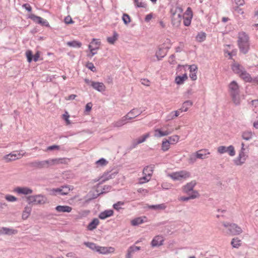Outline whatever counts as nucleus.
I'll return each instance as SVG.
<instances>
[{
	"label": "nucleus",
	"mask_w": 258,
	"mask_h": 258,
	"mask_svg": "<svg viewBox=\"0 0 258 258\" xmlns=\"http://www.w3.org/2000/svg\"><path fill=\"white\" fill-rule=\"evenodd\" d=\"M237 43L239 50L243 54H246L250 48L249 38L248 35L244 32L238 33Z\"/></svg>",
	"instance_id": "1"
},
{
	"label": "nucleus",
	"mask_w": 258,
	"mask_h": 258,
	"mask_svg": "<svg viewBox=\"0 0 258 258\" xmlns=\"http://www.w3.org/2000/svg\"><path fill=\"white\" fill-rule=\"evenodd\" d=\"M229 89L230 96L233 103L236 105L240 103V98L239 96V88L236 82L233 81L229 85Z\"/></svg>",
	"instance_id": "2"
},
{
	"label": "nucleus",
	"mask_w": 258,
	"mask_h": 258,
	"mask_svg": "<svg viewBox=\"0 0 258 258\" xmlns=\"http://www.w3.org/2000/svg\"><path fill=\"white\" fill-rule=\"evenodd\" d=\"M26 199L29 205H42L47 203V198L42 194L28 196Z\"/></svg>",
	"instance_id": "3"
},
{
	"label": "nucleus",
	"mask_w": 258,
	"mask_h": 258,
	"mask_svg": "<svg viewBox=\"0 0 258 258\" xmlns=\"http://www.w3.org/2000/svg\"><path fill=\"white\" fill-rule=\"evenodd\" d=\"M223 225L227 228V233L232 235H237L242 232V229L235 223L223 222Z\"/></svg>",
	"instance_id": "4"
},
{
	"label": "nucleus",
	"mask_w": 258,
	"mask_h": 258,
	"mask_svg": "<svg viewBox=\"0 0 258 258\" xmlns=\"http://www.w3.org/2000/svg\"><path fill=\"white\" fill-rule=\"evenodd\" d=\"M169 176L173 180H181L182 179H185L190 176L189 172L186 170H181L178 172H173L169 175Z\"/></svg>",
	"instance_id": "5"
},
{
	"label": "nucleus",
	"mask_w": 258,
	"mask_h": 258,
	"mask_svg": "<svg viewBox=\"0 0 258 258\" xmlns=\"http://www.w3.org/2000/svg\"><path fill=\"white\" fill-rule=\"evenodd\" d=\"M137 109L131 110L127 114L123 116L121 119L112 123V126L115 127L122 126L127 122V121L131 120L133 117L130 116V114H133Z\"/></svg>",
	"instance_id": "6"
},
{
	"label": "nucleus",
	"mask_w": 258,
	"mask_h": 258,
	"mask_svg": "<svg viewBox=\"0 0 258 258\" xmlns=\"http://www.w3.org/2000/svg\"><path fill=\"white\" fill-rule=\"evenodd\" d=\"M29 165L31 167L38 169L48 168L49 167L48 160L43 161H34L33 162L29 163Z\"/></svg>",
	"instance_id": "7"
},
{
	"label": "nucleus",
	"mask_w": 258,
	"mask_h": 258,
	"mask_svg": "<svg viewBox=\"0 0 258 258\" xmlns=\"http://www.w3.org/2000/svg\"><path fill=\"white\" fill-rule=\"evenodd\" d=\"M70 159L68 158H58L48 159L49 166H54L59 164H68L70 161Z\"/></svg>",
	"instance_id": "8"
},
{
	"label": "nucleus",
	"mask_w": 258,
	"mask_h": 258,
	"mask_svg": "<svg viewBox=\"0 0 258 258\" xmlns=\"http://www.w3.org/2000/svg\"><path fill=\"white\" fill-rule=\"evenodd\" d=\"M21 151H14L8 155H6L4 157V159L7 160V162H9L16 159H20L23 156L25 153H21Z\"/></svg>",
	"instance_id": "9"
},
{
	"label": "nucleus",
	"mask_w": 258,
	"mask_h": 258,
	"mask_svg": "<svg viewBox=\"0 0 258 258\" xmlns=\"http://www.w3.org/2000/svg\"><path fill=\"white\" fill-rule=\"evenodd\" d=\"M29 18L31 19L32 20H33L34 22L40 24L42 26H46V27H49V24L48 21L40 17L36 16L34 14H31Z\"/></svg>",
	"instance_id": "10"
},
{
	"label": "nucleus",
	"mask_w": 258,
	"mask_h": 258,
	"mask_svg": "<svg viewBox=\"0 0 258 258\" xmlns=\"http://www.w3.org/2000/svg\"><path fill=\"white\" fill-rule=\"evenodd\" d=\"M149 133H147L144 135L143 136L140 137L138 139L134 140L130 146V149H134L137 147L138 145L144 142L146 140V139L149 137Z\"/></svg>",
	"instance_id": "11"
},
{
	"label": "nucleus",
	"mask_w": 258,
	"mask_h": 258,
	"mask_svg": "<svg viewBox=\"0 0 258 258\" xmlns=\"http://www.w3.org/2000/svg\"><path fill=\"white\" fill-rule=\"evenodd\" d=\"M117 172H114L113 173H111L110 171L104 172L102 176L101 177L102 180L98 183L97 187H98L99 185L103 184L105 181L110 179L114 178Z\"/></svg>",
	"instance_id": "12"
},
{
	"label": "nucleus",
	"mask_w": 258,
	"mask_h": 258,
	"mask_svg": "<svg viewBox=\"0 0 258 258\" xmlns=\"http://www.w3.org/2000/svg\"><path fill=\"white\" fill-rule=\"evenodd\" d=\"M14 191L18 194H22L24 195H28L31 194L33 192L32 189L28 187H17Z\"/></svg>",
	"instance_id": "13"
},
{
	"label": "nucleus",
	"mask_w": 258,
	"mask_h": 258,
	"mask_svg": "<svg viewBox=\"0 0 258 258\" xmlns=\"http://www.w3.org/2000/svg\"><path fill=\"white\" fill-rule=\"evenodd\" d=\"M18 233V230L7 227H2L0 228V235H15Z\"/></svg>",
	"instance_id": "14"
},
{
	"label": "nucleus",
	"mask_w": 258,
	"mask_h": 258,
	"mask_svg": "<svg viewBox=\"0 0 258 258\" xmlns=\"http://www.w3.org/2000/svg\"><path fill=\"white\" fill-rule=\"evenodd\" d=\"M247 157L246 155L244 152H240L238 157L234 160L235 164L236 165H241L244 163Z\"/></svg>",
	"instance_id": "15"
},
{
	"label": "nucleus",
	"mask_w": 258,
	"mask_h": 258,
	"mask_svg": "<svg viewBox=\"0 0 258 258\" xmlns=\"http://www.w3.org/2000/svg\"><path fill=\"white\" fill-rule=\"evenodd\" d=\"M197 184L196 180H192L189 182L187 183L182 187V190L184 192L187 193L191 191H194L193 190L194 187Z\"/></svg>",
	"instance_id": "16"
},
{
	"label": "nucleus",
	"mask_w": 258,
	"mask_h": 258,
	"mask_svg": "<svg viewBox=\"0 0 258 258\" xmlns=\"http://www.w3.org/2000/svg\"><path fill=\"white\" fill-rule=\"evenodd\" d=\"M239 76L245 82H250L255 84V82L254 81V78H252L250 75L245 70L242 72Z\"/></svg>",
	"instance_id": "17"
},
{
	"label": "nucleus",
	"mask_w": 258,
	"mask_h": 258,
	"mask_svg": "<svg viewBox=\"0 0 258 258\" xmlns=\"http://www.w3.org/2000/svg\"><path fill=\"white\" fill-rule=\"evenodd\" d=\"M232 70L234 73L239 76L245 70L244 67L238 63L235 62L232 65Z\"/></svg>",
	"instance_id": "18"
},
{
	"label": "nucleus",
	"mask_w": 258,
	"mask_h": 258,
	"mask_svg": "<svg viewBox=\"0 0 258 258\" xmlns=\"http://www.w3.org/2000/svg\"><path fill=\"white\" fill-rule=\"evenodd\" d=\"M91 86L99 92H103L105 90V86L103 83L92 82Z\"/></svg>",
	"instance_id": "19"
},
{
	"label": "nucleus",
	"mask_w": 258,
	"mask_h": 258,
	"mask_svg": "<svg viewBox=\"0 0 258 258\" xmlns=\"http://www.w3.org/2000/svg\"><path fill=\"white\" fill-rule=\"evenodd\" d=\"M163 238L161 236H156L152 240L151 245L152 247L159 246L163 244Z\"/></svg>",
	"instance_id": "20"
},
{
	"label": "nucleus",
	"mask_w": 258,
	"mask_h": 258,
	"mask_svg": "<svg viewBox=\"0 0 258 258\" xmlns=\"http://www.w3.org/2000/svg\"><path fill=\"white\" fill-rule=\"evenodd\" d=\"M155 167V165L153 164H151L150 165L146 166L143 171V173L144 175H146L148 176V177L151 176L153 173L154 168Z\"/></svg>",
	"instance_id": "21"
},
{
	"label": "nucleus",
	"mask_w": 258,
	"mask_h": 258,
	"mask_svg": "<svg viewBox=\"0 0 258 258\" xmlns=\"http://www.w3.org/2000/svg\"><path fill=\"white\" fill-rule=\"evenodd\" d=\"M53 191L60 195H67L70 191V188L68 186H62L61 188L53 189Z\"/></svg>",
	"instance_id": "22"
},
{
	"label": "nucleus",
	"mask_w": 258,
	"mask_h": 258,
	"mask_svg": "<svg viewBox=\"0 0 258 258\" xmlns=\"http://www.w3.org/2000/svg\"><path fill=\"white\" fill-rule=\"evenodd\" d=\"M113 211L112 210H106L103 212H101L98 217L101 220H104L111 216L113 214Z\"/></svg>",
	"instance_id": "23"
},
{
	"label": "nucleus",
	"mask_w": 258,
	"mask_h": 258,
	"mask_svg": "<svg viewBox=\"0 0 258 258\" xmlns=\"http://www.w3.org/2000/svg\"><path fill=\"white\" fill-rule=\"evenodd\" d=\"M55 210L59 213H70L72 211V208L69 206H57L55 207Z\"/></svg>",
	"instance_id": "24"
},
{
	"label": "nucleus",
	"mask_w": 258,
	"mask_h": 258,
	"mask_svg": "<svg viewBox=\"0 0 258 258\" xmlns=\"http://www.w3.org/2000/svg\"><path fill=\"white\" fill-rule=\"evenodd\" d=\"M99 224V221L97 218H94L93 220L88 225L87 229L89 231H92L96 228L97 226Z\"/></svg>",
	"instance_id": "25"
},
{
	"label": "nucleus",
	"mask_w": 258,
	"mask_h": 258,
	"mask_svg": "<svg viewBox=\"0 0 258 258\" xmlns=\"http://www.w3.org/2000/svg\"><path fill=\"white\" fill-rule=\"evenodd\" d=\"M182 12H183L182 8L179 6L176 7L175 8V9L172 8L170 10V13H171V15H173V16H175L176 14L177 13L178 14L177 15L178 16V17L179 18L182 17L181 14L182 13Z\"/></svg>",
	"instance_id": "26"
},
{
	"label": "nucleus",
	"mask_w": 258,
	"mask_h": 258,
	"mask_svg": "<svg viewBox=\"0 0 258 258\" xmlns=\"http://www.w3.org/2000/svg\"><path fill=\"white\" fill-rule=\"evenodd\" d=\"M200 196V195L198 191H193V194L188 197H181L179 200L182 201H187L190 199H196Z\"/></svg>",
	"instance_id": "27"
},
{
	"label": "nucleus",
	"mask_w": 258,
	"mask_h": 258,
	"mask_svg": "<svg viewBox=\"0 0 258 258\" xmlns=\"http://www.w3.org/2000/svg\"><path fill=\"white\" fill-rule=\"evenodd\" d=\"M167 206L165 204L163 203L159 205H153L148 206V208L150 209L156 210V211H160L163 210L166 208Z\"/></svg>",
	"instance_id": "28"
},
{
	"label": "nucleus",
	"mask_w": 258,
	"mask_h": 258,
	"mask_svg": "<svg viewBox=\"0 0 258 258\" xmlns=\"http://www.w3.org/2000/svg\"><path fill=\"white\" fill-rule=\"evenodd\" d=\"M190 69V74H189V77L191 78V79L193 81H195L197 80V67L195 65H191L189 67Z\"/></svg>",
	"instance_id": "29"
},
{
	"label": "nucleus",
	"mask_w": 258,
	"mask_h": 258,
	"mask_svg": "<svg viewBox=\"0 0 258 258\" xmlns=\"http://www.w3.org/2000/svg\"><path fill=\"white\" fill-rule=\"evenodd\" d=\"M155 136L158 138L167 136L171 134V132L168 130L165 131H162L160 129H156L155 131Z\"/></svg>",
	"instance_id": "30"
},
{
	"label": "nucleus",
	"mask_w": 258,
	"mask_h": 258,
	"mask_svg": "<svg viewBox=\"0 0 258 258\" xmlns=\"http://www.w3.org/2000/svg\"><path fill=\"white\" fill-rule=\"evenodd\" d=\"M167 54V51H165L163 48H159L158 50L156 52V56L158 60H160L163 58Z\"/></svg>",
	"instance_id": "31"
},
{
	"label": "nucleus",
	"mask_w": 258,
	"mask_h": 258,
	"mask_svg": "<svg viewBox=\"0 0 258 258\" xmlns=\"http://www.w3.org/2000/svg\"><path fill=\"white\" fill-rule=\"evenodd\" d=\"M32 211V208L31 207L26 206L24 208V210L22 213V219L24 220L27 219L30 216Z\"/></svg>",
	"instance_id": "32"
},
{
	"label": "nucleus",
	"mask_w": 258,
	"mask_h": 258,
	"mask_svg": "<svg viewBox=\"0 0 258 258\" xmlns=\"http://www.w3.org/2000/svg\"><path fill=\"white\" fill-rule=\"evenodd\" d=\"M253 133L249 131H244L242 133V138L243 140L249 141L252 139Z\"/></svg>",
	"instance_id": "33"
},
{
	"label": "nucleus",
	"mask_w": 258,
	"mask_h": 258,
	"mask_svg": "<svg viewBox=\"0 0 258 258\" xmlns=\"http://www.w3.org/2000/svg\"><path fill=\"white\" fill-rule=\"evenodd\" d=\"M192 102L190 100H187L183 102L182 107L179 109L181 112H185L189 107L192 106Z\"/></svg>",
	"instance_id": "34"
},
{
	"label": "nucleus",
	"mask_w": 258,
	"mask_h": 258,
	"mask_svg": "<svg viewBox=\"0 0 258 258\" xmlns=\"http://www.w3.org/2000/svg\"><path fill=\"white\" fill-rule=\"evenodd\" d=\"M118 38V34L116 31H114L113 36L107 38V42L111 44H113Z\"/></svg>",
	"instance_id": "35"
},
{
	"label": "nucleus",
	"mask_w": 258,
	"mask_h": 258,
	"mask_svg": "<svg viewBox=\"0 0 258 258\" xmlns=\"http://www.w3.org/2000/svg\"><path fill=\"white\" fill-rule=\"evenodd\" d=\"M231 244L234 248H238L241 244V240L238 237L233 238L231 242Z\"/></svg>",
	"instance_id": "36"
},
{
	"label": "nucleus",
	"mask_w": 258,
	"mask_h": 258,
	"mask_svg": "<svg viewBox=\"0 0 258 258\" xmlns=\"http://www.w3.org/2000/svg\"><path fill=\"white\" fill-rule=\"evenodd\" d=\"M67 44L70 47L76 48H80L82 46V43L76 40L68 41Z\"/></svg>",
	"instance_id": "37"
},
{
	"label": "nucleus",
	"mask_w": 258,
	"mask_h": 258,
	"mask_svg": "<svg viewBox=\"0 0 258 258\" xmlns=\"http://www.w3.org/2000/svg\"><path fill=\"white\" fill-rule=\"evenodd\" d=\"M182 17H178V16L175 15V16H173V15H171V21L173 25L178 26L181 21Z\"/></svg>",
	"instance_id": "38"
},
{
	"label": "nucleus",
	"mask_w": 258,
	"mask_h": 258,
	"mask_svg": "<svg viewBox=\"0 0 258 258\" xmlns=\"http://www.w3.org/2000/svg\"><path fill=\"white\" fill-rule=\"evenodd\" d=\"M206 152L207 151L206 150H200V151H198L196 153V154L198 158L203 159L206 158V155L207 154H210L209 152L206 153Z\"/></svg>",
	"instance_id": "39"
},
{
	"label": "nucleus",
	"mask_w": 258,
	"mask_h": 258,
	"mask_svg": "<svg viewBox=\"0 0 258 258\" xmlns=\"http://www.w3.org/2000/svg\"><path fill=\"white\" fill-rule=\"evenodd\" d=\"M206 38V34L205 32H200L196 36V40L200 42L204 41Z\"/></svg>",
	"instance_id": "40"
},
{
	"label": "nucleus",
	"mask_w": 258,
	"mask_h": 258,
	"mask_svg": "<svg viewBox=\"0 0 258 258\" xmlns=\"http://www.w3.org/2000/svg\"><path fill=\"white\" fill-rule=\"evenodd\" d=\"M144 222V220L141 217L136 218L131 221L132 225L133 226H137Z\"/></svg>",
	"instance_id": "41"
},
{
	"label": "nucleus",
	"mask_w": 258,
	"mask_h": 258,
	"mask_svg": "<svg viewBox=\"0 0 258 258\" xmlns=\"http://www.w3.org/2000/svg\"><path fill=\"white\" fill-rule=\"evenodd\" d=\"M170 144L168 140H165L163 141L162 144L161 149L164 152L167 151L170 148Z\"/></svg>",
	"instance_id": "42"
},
{
	"label": "nucleus",
	"mask_w": 258,
	"mask_h": 258,
	"mask_svg": "<svg viewBox=\"0 0 258 258\" xmlns=\"http://www.w3.org/2000/svg\"><path fill=\"white\" fill-rule=\"evenodd\" d=\"M96 251L102 254H106L109 252L108 248L107 247H102L97 245Z\"/></svg>",
	"instance_id": "43"
},
{
	"label": "nucleus",
	"mask_w": 258,
	"mask_h": 258,
	"mask_svg": "<svg viewBox=\"0 0 258 258\" xmlns=\"http://www.w3.org/2000/svg\"><path fill=\"white\" fill-rule=\"evenodd\" d=\"M84 244L91 249L96 251L97 245L95 243L90 242H85Z\"/></svg>",
	"instance_id": "44"
},
{
	"label": "nucleus",
	"mask_w": 258,
	"mask_h": 258,
	"mask_svg": "<svg viewBox=\"0 0 258 258\" xmlns=\"http://www.w3.org/2000/svg\"><path fill=\"white\" fill-rule=\"evenodd\" d=\"M179 137L178 136L174 135L170 137L168 139V142H170V144H174L176 143L179 140Z\"/></svg>",
	"instance_id": "45"
},
{
	"label": "nucleus",
	"mask_w": 258,
	"mask_h": 258,
	"mask_svg": "<svg viewBox=\"0 0 258 258\" xmlns=\"http://www.w3.org/2000/svg\"><path fill=\"white\" fill-rule=\"evenodd\" d=\"M88 48L90 51V53L89 54H88V56L89 57H92L93 55L97 53L96 51H95V50L98 49L99 48V47L93 48L91 44H90L88 46Z\"/></svg>",
	"instance_id": "46"
},
{
	"label": "nucleus",
	"mask_w": 258,
	"mask_h": 258,
	"mask_svg": "<svg viewBox=\"0 0 258 258\" xmlns=\"http://www.w3.org/2000/svg\"><path fill=\"white\" fill-rule=\"evenodd\" d=\"M226 152L228 153L231 156H234L235 155V151L233 146L230 145L227 147Z\"/></svg>",
	"instance_id": "47"
},
{
	"label": "nucleus",
	"mask_w": 258,
	"mask_h": 258,
	"mask_svg": "<svg viewBox=\"0 0 258 258\" xmlns=\"http://www.w3.org/2000/svg\"><path fill=\"white\" fill-rule=\"evenodd\" d=\"M112 188V186L111 185H105L104 186L103 188L102 191H101L100 193L98 194V196H100L101 195L105 194L110 191Z\"/></svg>",
	"instance_id": "48"
},
{
	"label": "nucleus",
	"mask_w": 258,
	"mask_h": 258,
	"mask_svg": "<svg viewBox=\"0 0 258 258\" xmlns=\"http://www.w3.org/2000/svg\"><path fill=\"white\" fill-rule=\"evenodd\" d=\"M192 17H185L184 16H183V24L185 26H189L191 24V21Z\"/></svg>",
	"instance_id": "49"
},
{
	"label": "nucleus",
	"mask_w": 258,
	"mask_h": 258,
	"mask_svg": "<svg viewBox=\"0 0 258 258\" xmlns=\"http://www.w3.org/2000/svg\"><path fill=\"white\" fill-rule=\"evenodd\" d=\"M123 23L127 25L131 22V18L129 15L127 14H123L122 17Z\"/></svg>",
	"instance_id": "50"
},
{
	"label": "nucleus",
	"mask_w": 258,
	"mask_h": 258,
	"mask_svg": "<svg viewBox=\"0 0 258 258\" xmlns=\"http://www.w3.org/2000/svg\"><path fill=\"white\" fill-rule=\"evenodd\" d=\"M27 60L29 62H31L33 59V54L32 51L27 50L26 52Z\"/></svg>",
	"instance_id": "51"
},
{
	"label": "nucleus",
	"mask_w": 258,
	"mask_h": 258,
	"mask_svg": "<svg viewBox=\"0 0 258 258\" xmlns=\"http://www.w3.org/2000/svg\"><path fill=\"white\" fill-rule=\"evenodd\" d=\"M124 205V203L123 202L119 201L117 202L116 203L113 204V207L114 209H115L117 211H119L120 209H121V206H123Z\"/></svg>",
	"instance_id": "52"
},
{
	"label": "nucleus",
	"mask_w": 258,
	"mask_h": 258,
	"mask_svg": "<svg viewBox=\"0 0 258 258\" xmlns=\"http://www.w3.org/2000/svg\"><path fill=\"white\" fill-rule=\"evenodd\" d=\"M198 157L196 154H192L190 155L188 162L189 164H194L196 161Z\"/></svg>",
	"instance_id": "53"
},
{
	"label": "nucleus",
	"mask_w": 258,
	"mask_h": 258,
	"mask_svg": "<svg viewBox=\"0 0 258 258\" xmlns=\"http://www.w3.org/2000/svg\"><path fill=\"white\" fill-rule=\"evenodd\" d=\"M5 199L8 201L11 202L17 201L18 200V199L16 197H15L12 195H6L5 197Z\"/></svg>",
	"instance_id": "54"
},
{
	"label": "nucleus",
	"mask_w": 258,
	"mask_h": 258,
	"mask_svg": "<svg viewBox=\"0 0 258 258\" xmlns=\"http://www.w3.org/2000/svg\"><path fill=\"white\" fill-rule=\"evenodd\" d=\"M133 109H137V110L135 111L133 114H130V116L133 117V118L139 116L143 112L142 110H139L138 108H134Z\"/></svg>",
	"instance_id": "55"
},
{
	"label": "nucleus",
	"mask_w": 258,
	"mask_h": 258,
	"mask_svg": "<svg viewBox=\"0 0 258 258\" xmlns=\"http://www.w3.org/2000/svg\"><path fill=\"white\" fill-rule=\"evenodd\" d=\"M151 179L150 177H148V176L144 175V176L140 178V183L142 184L146 183L149 181Z\"/></svg>",
	"instance_id": "56"
},
{
	"label": "nucleus",
	"mask_w": 258,
	"mask_h": 258,
	"mask_svg": "<svg viewBox=\"0 0 258 258\" xmlns=\"http://www.w3.org/2000/svg\"><path fill=\"white\" fill-rule=\"evenodd\" d=\"M86 67L89 70H90L93 72H96V69L94 67L93 63L92 62H88L87 63Z\"/></svg>",
	"instance_id": "57"
},
{
	"label": "nucleus",
	"mask_w": 258,
	"mask_h": 258,
	"mask_svg": "<svg viewBox=\"0 0 258 258\" xmlns=\"http://www.w3.org/2000/svg\"><path fill=\"white\" fill-rule=\"evenodd\" d=\"M108 162L104 158H101L98 161H96V163L97 165H100V166H105L107 164Z\"/></svg>",
	"instance_id": "58"
},
{
	"label": "nucleus",
	"mask_w": 258,
	"mask_h": 258,
	"mask_svg": "<svg viewBox=\"0 0 258 258\" xmlns=\"http://www.w3.org/2000/svg\"><path fill=\"white\" fill-rule=\"evenodd\" d=\"M60 149V146H58V145H52V146H48L46 150H45L46 151H53V150H59Z\"/></svg>",
	"instance_id": "59"
},
{
	"label": "nucleus",
	"mask_w": 258,
	"mask_h": 258,
	"mask_svg": "<svg viewBox=\"0 0 258 258\" xmlns=\"http://www.w3.org/2000/svg\"><path fill=\"white\" fill-rule=\"evenodd\" d=\"M187 16L188 17H192L193 14L191 9L190 7H188L184 14V16Z\"/></svg>",
	"instance_id": "60"
},
{
	"label": "nucleus",
	"mask_w": 258,
	"mask_h": 258,
	"mask_svg": "<svg viewBox=\"0 0 258 258\" xmlns=\"http://www.w3.org/2000/svg\"><path fill=\"white\" fill-rule=\"evenodd\" d=\"M141 249L140 246H131L128 248V250H130V252H132L133 253L134 252L139 250Z\"/></svg>",
	"instance_id": "61"
},
{
	"label": "nucleus",
	"mask_w": 258,
	"mask_h": 258,
	"mask_svg": "<svg viewBox=\"0 0 258 258\" xmlns=\"http://www.w3.org/2000/svg\"><path fill=\"white\" fill-rule=\"evenodd\" d=\"M175 81L178 85L182 84L184 82V80H183L182 78H181V76H178L176 77Z\"/></svg>",
	"instance_id": "62"
},
{
	"label": "nucleus",
	"mask_w": 258,
	"mask_h": 258,
	"mask_svg": "<svg viewBox=\"0 0 258 258\" xmlns=\"http://www.w3.org/2000/svg\"><path fill=\"white\" fill-rule=\"evenodd\" d=\"M227 147L223 146H220L218 148V152L220 154H223L226 153Z\"/></svg>",
	"instance_id": "63"
},
{
	"label": "nucleus",
	"mask_w": 258,
	"mask_h": 258,
	"mask_svg": "<svg viewBox=\"0 0 258 258\" xmlns=\"http://www.w3.org/2000/svg\"><path fill=\"white\" fill-rule=\"evenodd\" d=\"M64 22L67 24H70L74 23V22L73 21L72 18L68 16L64 18Z\"/></svg>",
	"instance_id": "64"
}]
</instances>
